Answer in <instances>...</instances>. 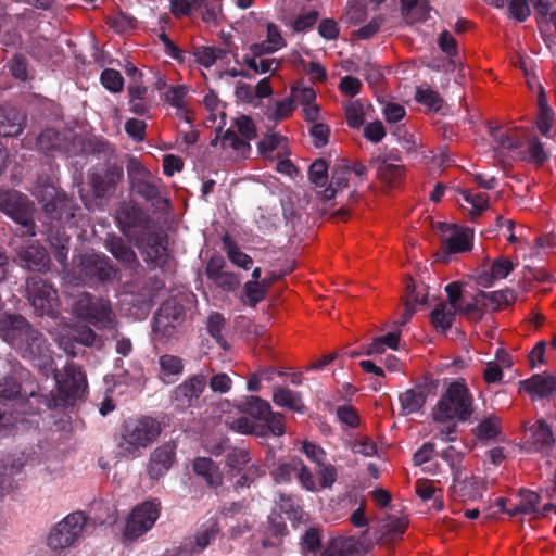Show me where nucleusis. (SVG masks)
Masks as SVG:
<instances>
[{"mask_svg": "<svg viewBox=\"0 0 556 556\" xmlns=\"http://www.w3.org/2000/svg\"><path fill=\"white\" fill-rule=\"evenodd\" d=\"M426 391L421 388L409 389L400 395L402 413L409 415L417 413L425 405Z\"/></svg>", "mask_w": 556, "mask_h": 556, "instance_id": "obj_39", "label": "nucleus"}, {"mask_svg": "<svg viewBox=\"0 0 556 556\" xmlns=\"http://www.w3.org/2000/svg\"><path fill=\"white\" fill-rule=\"evenodd\" d=\"M126 169L130 189L135 194L150 202L159 199L160 179L147 169L137 157L132 155L127 157Z\"/></svg>", "mask_w": 556, "mask_h": 556, "instance_id": "obj_10", "label": "nucleus"}, {"mask_svg": "<svg viewBox=\"0 0 556 556\" xmlns=\"http://www.w3.org/2000/svg\"><path fill=\"white\" fill-rule=\"evenodd\" d=\"M519 496V510L522 515H536L539 513V503L542 495L538 492L520 489L518 492Z\"/></svg>", "mask_w": 556, "mask_h": 556, "instance_id": "obj_44", "label": "nucleus"}, {"mask_svg": "<svg viewBox=\"0 0 556 556\" xmlns=\"http://www.w3.org/2000/svg\"><path fill=\"white\" fill-rule=\"evenodd\" d=\"M456 312V308L441 302L431 313V323L438 331L445 332L452 327Z\"/></svg>", "mask_w": 556, "mask_h": 556, "instance_id": "obj_41", "label": "nucleus"}, {"mask_svg": "<svg viewBox=\"0 0 556 556\" xmlns=\"http://www.w3.org/2000/svg\"><path fill=\"white\" fill-rule=\"evenodd\" d=\"M472 237V229L457 227L450 236L441 238V250L435 254L437 258L447 263L451 254L469 251Z\"/></svg>", "mask_w": 556, "mask_h": 556, "instance_id": "obj_20", "label": "nucleus"}, {"mask_svg": "<svg viewBox=\"0 0 556 556\" xmlns=\"http://www.w3.org/2000/svg\"><path fill=\"white\" fill-rule=\"evenodd\" d=\"M72 314L99 329L111 328L114 324V313L109 300L81 292L73 298Z\"/></svg>", "mask_w": 556, "mask_h": 556, "instance_id": "obj_5", "label": "nucleus"}, {"mask_svg": "<svg viewBox=\"0 0 556 556\" xmlns=\"http://www.w3.org/2000/svg\"><path fill=\"white\" fill-rule=\"evenodd\" d=\"M116 214L121 231L131 241L152 228L150 217L135 204L123 203Z\"/></svg>", "mask_w": 556, "mask_h": 556, "instance_id": "obj_14", "label": "nucleus"}, {"mask_svg": "<svg viewBox=\"0 0 556 556\" xmlns=\"http://www.w3.org/2000/svg\"><path fill=\"white\" fill-rule=\"evenodd\" d=\"M340 556H362V551L358 542L353 538H339L333 539Z\"/></svg>", "mask_w": 556, "mask_h": 556, "instance_id": "obj_56", "label": "nucleus"}, {"mask_svg": "<svg viewBox=\"0 0 556 556\" xmlns=\"http://www.w3.org/2000/svg\"><path fill=\"white\" fill-rule=\"evenodd\" d=\"M349 176L350 164L342 161L341 164L334 165L329 185L320 191L321 198L327 201L332 200L339 190L348 187Z\"/></svg>", "mask_w": 556, "mask_h": 556, "instance_id": "obj_32", "label": "nucleus"}, {"mask_svg": "<svg viewBox=\"0 0 556 556\" xmlns=\"http://www.w3.org/2000/svg\"><path fill=\"white\" fill-rule=\"evenodd\" d=\"M539 115H538V128L543 136H547L553 124V111L546 104V99L543 90L539 94Z\"/></svg>", "mask_w": 556, "mask_h": 556, "instance_id": "obj_47", "label": "nucleus"}, {"mask_svg": "<svg viewBox=\"0 0 556 556\" xmlns=\"http://www.w3.org/2000/svg\"><path fill=\"white\" fill-rule=\"evenodd\" d=\"M33 194L42 204L45 215L50 219L48 240L54 250V258L61 265H65L70 237L65 233L62 225L74 218L76 206L48 179L39 181Z\"/></svg>", "mask_w": 556, "mask_h": 556, "instance_id": "obj_1", "label": "nucleus"}, {"mask_svg": "<svg viewBox=\"0 0 556 556\" xmlns=\"http://www.w3.org/2000/svg\"><path fill=\"white\" fill-rule=\"evenodd\" d=\"M299 458H292L288 463L279 464L271 472L277 483H289L295 476Z\"/></svg>", "mask_w": 556, "mask_h": 556, "instance_id": "obj_55", "label": "nucleus"}, {"mask_svg": "<svg viewBox=\"0 0 556 556\" xmlns=\"http://www.w3.org/2000/svg\"><path fill=\"white\" fill-rule=\"evenodd\" d=\"M161 504L156 500L147 501L135 507L124 529V536L136 540L148 532L160 516Z\"/></svg>", "mask_w": 556, "mask_h": 556, "instance_id": "obj_12", "label": "nucleus"}, {"mask_svg": "<svg viewBox=\"0 0 556 556\" xmlns=\"http://www.w3.org/2000/svg\"><path fill=\"white\" fill-rule=\"evenodd\" d=\"M407 522L403 518L390 516L380 528L379 540L392 541L400 538L405 532Z\"/></svg>", "mask_w": 556, "mask_h": 556, "instance_id": "obj_42", "label": "nucleus"}, {"mask_svg": "<svg viewBox=\"0 0 556 556\" xmlns=\"http://www.w3.org/2000/svg\"><path fill=\"white\" fill-rule=\"evenodd\" d=\"M26 395L22 393L20 381L14 377L5 378L0 383V404L12 406L24 403Z\"/></svg>", "mask_w": 556, "mask_h": 556, "instance_id": "obj_36", "label": "nucleus"}, {"mask_svg": "<svg viewBox=\"0 0 556 556\" xmlns=\"http://www.w3.org/2000/svg\"><path fill=\"white\" fill-rule=\"evenodd\" d=\"M245 303L255 307L257 303L265 299L267 290L261 281H248L244 283Z\"/></svg>", "mask_w": 556, "mask_h": 556, "instance_id": "obj_52", "label": "nucleus"}, {"mask_svg": "<svg viewBox=\"0 0 556 556\" xmlns=\"http://www.w3.org/2000/svg\"><path fill=\"white\" fill-rule=\"evenodd\" d=\"M500 433V419L495 416H489L482 420L476 428V435L481 440L495 438Z\"/></svg>", "mask_w": 556, "mask_h": 556, "instance_id": "obj_53", "label": "nucleus"}, {"mask_svg": "<svg viewBox=\"0 0 556 556\" xmlns=\"http://www.w3.org/2000/svg\"><path fill=\"white\" fill-rule=\"evenodd\" d=\"M486 490V483L476 476L468 475L466 468L452 473L451 495L463 502L481 498Z\"/></svg>", "mask_w": 556, "mask_h": 556, "instance_id": "obj_18", "label": "nucleus"}, {"mask_svg": "<svg viewBox=\"0 0 556 556\" xmlns=\"http://www.w3.org/2000/svg\"><path fill=\"white\" fill-rule=\"evenodd\" d=\"M222 141L224 146H228L238 152L244 153L250 150L249 142L244 138L239 137L238 132L232 128L225 131Z\"/></svg>", "mask_w": 556, "mask_h": 556, "instance_id": "obj_58", "label": "nucleus"}, {"mask_svg": "<svg viewBox=\"0 0 556 556\" xmlns=\"http://www.w3.org/2000/svg\"><path fill=\"white\" fill-rule=\"evenodd\" d=\"M316 475L319 478V488L329 489L337 480V469L331 464L324 463L316 468Z\"/></svg>", "mask_w": 556, "mask_h": 556, "instance_id": "obj_61", "label": "nucleus"}, {"mask_svg": "<svg viewBox=\"0 0 556 556\" xmlns=\"http://www.w3.org/2000/svg\"><path fill=\"white\" fill-rule=\"evenodd\" d=\"M509 14L517 22H525L531 15V9L528 0H506Z\"/></svg>", "mask_w": 556, "mask_h": 556, "instance_id": "obj_62", "label": "nucleus"}, {"mask_svg": "<svg viewBox=\"0 0 556 556\" xmlns=\"http://www.w3.org/2000/svg\"><path fill=\"white\" fill-rule=\"evenodd\" d=\"M273 402L282 408H287L296 413H304L305 405L301 393L289 388L275 386L273 388Z\"/></svg>", "mask_w": 556, "mask_h": 556, "instance_id": "obj_31", "label": "nucleus"}, {"mask_svg": "<svg viewBox=\"0 0 556 556\" xmlns=\"http://www.w3.org/2000/svg\"><path fill=\"white\" fill-rule=\"evenodd\" d=\"M161 368V379L166 383H172L176 377L184 370L182 359L176 355L164 354L159 359Z\"/></svg>", "mask_w": 556, "mask_h": 556, "instance_id": "obj_38", "label": "nucleus"}, {"mask_svg": "<svg viewBox=\"0 0 556 556\" xmlns=\"http://www.w3.org/2000/svg\"><path fill=\"white\" fill-rule=\"evenodd\" d=\"M226 50L216 47H197L193 55L195 61L204 67L212 66L217 60L226 55Z\"/></svg>", "mask_w": 556, "mask_h": 556, "instance_id": "obj_43", "label": "nucleus"}, {"mask_svg": "<svg viewBox=\"0 0 556 556\" xmlns=\"http://www.w3.org/2000/svg\"><path fill=\"white\" fill-rule=\"evenodd\" d=\"M104 245L125 268L135 270L140 266L135 251L123 238L115 235H109L105 239Z\"/></svg>", "mask_w": 556, "mask_h": 556, "instance_id": "obj_25", "label": "nucleus"}, {"mask_svg": "<svg viewBox=\"0 0 556 556\" xmlns=\"http://www.w3.org/2000/svg\"><path fill=\"white\" fill-rule=\"evenodd\" d=\"M397 161L391 154H378L368 161L369 166L376 168L378 179L388 185H395L403 175V166L394 164Z\"/></svg>", "mask_w": 556, "mask_h": 556, "instance_id": "obj_23", "label": "nucleus"}, {"mask_svg": "<svg viewBox=\"0 0 556 556\" xmlns=\"http://www.w3.org/2000/svg\"><path fill=\"white\" fill-rule=\"evenodd\" d=\"M224 244L226 249V253L228 258L231 261L232 264H235L238 267H241L243 269H249L252 264L253 260L250 255L245 254L244 252L240 251V249L230 241L228 237L224 239Z\"/></svg>", "mask_w": 556, "mask_h": 556, "instance_id": "obj_46", "label": "nucleus"}, {"mask_svg": "<svg viewBox=\"0 0 556 556\" xmlns=\"http://www.w3.org/2000/svg\"><path fill=\"white\" fill-rule=\"evenodd\" d=\"M79 268L80 275L90 283L113 281L118 273L106 255L93 252L80 256Z\"/></svg>", "mask_w": 556, "mask_h": 556, "instance_id": "obj_11", "label": "nucleus"}, {"mask_svg": "<svg viewBox=\"0 0 556 556\" xmlns=\"http://www.w3.org/2000/svg\"><path fill=\"white\" fill-rule=\"evenodd\" d=\"M88 519L81 511L67 515L50 531L48 545L55 553L74 546L88 528Z\"/></svg>", "mask_w": 556, "mask_h": 556, "instance_id": "obj_8", "label": "nucleus"}, {"mask_svg": "<svg viewBox=\"0 0 556 556\" xmlns=\"http://www.w3.org/2000/svg\"><path fill=\"white\" fill-rule=\"evenodd\" d=\"M219 532L216 520H208L203 525L193 536L184 540L179 546V555L193 556L202 553L213 541H215Z\"/></svg>", "mask_w": 556, "mask_h": 556, "instance_id": "obj_19", "label": "nucleus"}, {"mask_svg": "<svg viewBox=\"0 0 556 556\" xmlns=\"http://www.w3.org/2000/svg\"><path fill=\"white\" fill-rule=\"evenodd\" d=\"M551 427L543 420H538L528 429L526 446L530 452H546L554 445Z\"/></svg>", "mask_w": 556, "mask_h": 556, "instance_id": "obj_24", "label": "nucleus"}, {"mask_svg": "<svg viewBox=\"0 0 556 556\" xmlns=\"http://www.w3.org/2000/svg\"><path fill=\"white\" fill-rule=\"evenodd\" d=\"M0 211L24 228L23 235L35 237L34 204L16 190L0 189Z\"/></svg>", "mask_w": 556, "mask_h": 556, "instance_id": "obj_9", "label": "nucleus"}, {"mask_svg": "<svg viewBox=\"0 0 556 556\" xmlns=\"http://www.w3.org/2000/svg\"><path fill=\"white\" fill-rule=\"evenodd\" d=\"M309 180L316 188L325 189L328 182V165L325 160L314 161L308 170Z\"/></svg>", "mask_w": 556, "mask_h": 556, "instance_id": "obj_48", "label": "nucleus"}, {"mask_svg": "<svg viewBox=\"0 0 556 556\" xmlns=\"http://www.w3.org/2000/svg\"><path fill=\"white\" fill-rule=\"evenodd\" d=\"M59 392L64 396L67 403L81 399L87 390V380L85 374L74 363L64 367L63 374L55 375Z\"/></svg>", "mask_w": 556, "mask_h": 556, "instance_id": "obj_16", "label": "nucleus"}, {"mask_svg": "<svg viewBox=\"0 0 556 556\" xmlns=\"http://www.w3.org/2000/svg\"><path fill=\"white\" fill-rule=\"evenodd\" d=\"M514 270V264L506 257H498L493 261L490 273L479 276V283L486 287L492 280L506 278Z\"/></svg>", "mask_w": 556, "mask_h": 556, "instance_id": "obj_40", "label": "nucleus"}, {"mask_svg": "<svg viewBox=\"0 0 556 556\" xmlns=\"http://www.w3.org/2000/svg\"><path fill=\"white\" fill-rule=\"evenodd\" d=\"M429 11L427 0H401V13L407 24L427 20Z\"/></svg>", "mask_w": 556, "mask_h": 556, "instance_id": "obj_35", "label": "nucleus"}, {"mask_svg": "<svg viewBox=\"0 0 556 556\" xmlns=\"http://www.w3.org/2000/svg\"><path fill=\"white\" fill-rule=\"evenodd\" d=\"M415 99L433 111H439L443 102L441 96L437 91L421 87L416 89Z\"/></svg>", "mask_w": 556, "mask_h": 556, "instance_id": "obj_54", "label": "nucleus"}, {"mask_svg": "<svg viewBox=\"0 0 556 556\" xmlns=\"http://www.w3.org/2000/svg\"><path fill=\"white\" fill-rule=\"evenodd\" d=\"M0 337L23 358L46 366L50 359V344L45 336L20 314L0 317Z\"/></svg>", "mask_w": 556, "mask_h": 556, "instance_id": "obj_2", "label": "nucleus"}, {"mask_svg": "<svg viewBox=\"0 0 556 556\" xmlns=\"http://www.w3.org/2000/svg\"><path fill=\"white\" fill-rule=\"evenodd\" d=\"M185 318L184 306L175 300L166 301L154 316L153 333L156 340L173 338Z\"/></svg>", "mask_w": 556, "mask_h": 556, "instance_id": "obj_13", "label": "nucleus"}, {"mask_svg": "<svg viewBox=\"0 0 556 556\" xmlns=\"http://www.w3.org/2000/svg\"><path fill=\"white\" fill-rule=\"evenodd\" d=\"M86 154L96 156L98 160L110 163L116 156L115 148L105 139L91 138L84 143Z\"/></svg>", "mask_w": 556, "mask_h": 556, "instance_id": "obj_37", "label": "nucleus"}, {"mask_svg": "<svg viewBox=\"0 0 556 556\" xmlns=\"http://www.w3.org/2000/svg\"><path fill=\"white\" fill-rule=\"evenodd\" d=\"M321 544V539L316 528H308L301 539V549L303 553H316Z\"/></svg>", "mask_w": 556, "mask_h": 556, "instance_id": "obj_57", "label": "nucleus"}, {"mask_svg": "<svg viewBox=\"0 0 556 556\" xmlns=\"http://www.w3.org/2000/svg\"><path fill=\"white\" fill-rule=\"evenodd\" d=\"M233 127H236V131L241 135L248 142L255 138L256 129L253 124V121L245 115L239 116L235 119Z\"/></svg>", "mask_w": 556, "mask_h": 556, "instance_id": "obj_64", "label": "nucleus"}, {"mask_svg": "<svg viewBox=\"0 0 556 556\" xmlns=\"http://www.w3.org/2000/svg\"><path fill=\"white\" fill-rule=\"evenodd\" d=\"M295 477L303 489L309 492H317L319 490L318 483L309 468L299 458L298 467H295Z\"/></svg>", "mask_w": 556, "mask_h": 556, "instance_id": "obj_51", "label": "nucleus"}, {"mask_svg": "<svg viewBox=\"0 0 556 556\" xmlns=\"http://www.w3.org/2000/svg\"><path fill=\"white\" fill-rule=\"evenodd\" d=\"M520 387L532 397H548L556 393V378L551 375H534L520 381Z\"/></svg>", "mask_w": 556, "mask_h": 556, "instance_id": "obj_27", "label": "nucleus"}, {"mask_svg": "<svg viewBox=\"0 0 556 556\" xmlns=\"http://www.w3.org/2000/svg\"><path fill=\"white\" fill-rule=\"evenodd\" d=\"M25 116L12 108H0V136L16 137L23 129Z\"/></svg>", "mask_w": 556, "mask_h": 556, "instance_id": "obj_29", "label": "nucleus"}, {"mask_svg": "<svg viewBox=\"0 0 556 556\" xmlns=\"http://www.w3.org/2000/svg\"><path fill=\"white\" fill-rule=\"evenodd\" d=\"M102 86L113 93L121 92L124 87V78L121 73L113 68H105L100 76Z\"/></svg>", "mask_w": 556, "mask_h": 556, "instance_id": "obj_50", "label": "nucleus"}, {"mask_svg": "<svg viewBox=\"0 0 556 556\" xmlns=\"http://www.w3.org/2000/svg\"><path fill=\"white\" fill-rule=\"evenodd\" d=\"M206 384L207 379L205 375L195 374L191 376L173 390V403L182 410L195 406Z\"/></svg>", "mask_w": 556, "mask_h": 556, "instance_id": "obj_17", "label": "nucleus"}, {"mask_svg": "<svg viewBox=\"0 0 556 556\" xmlns=\"http://www.w3.org/2000/svg\"><path fill=\"white\" fill-rule=\"evenodd\" d=\"M241 410L252 419L263 422L258 425L261 437L285 434V416L279 412H274L266 400L255 395L248 396L241 405Z\"/></svg>", "mask_w": 556, "mask_h": 556, "instance_id": "obj_7", "label": "nucleus"}, {"mask_svg": "<svg viewBox=\"0 0 556 556\" xmlns=\"http://www.w3.org/2000/svg\"><path fill=\"white\" fill-rule=\"evenodd\" d=\"M161 432V422L149 416L125 422L118 443L121 455L126 458L140 456L141 450L152 444Z\"/></svg>", "mask_w": 556, "mask_h": 556, "instance_id": "obj_3", "label": "nucleus"}, {"mask_svg": "<svg viewBox=\"0 0 556 556\" xmlns=\"http://www.w3.org/2000/svg\"><path fill=\"white\" fill-rule=\"evenodd\" d=\"M224 327L225 318L220 313L214 312L207 317L206 329L208 333L215 339L222 349L227 350L228 343L222 333Z\"/></svg>", "mask_w": 556, "mask_h": 556, "instance_id": "obj_45", "label": "nucleus"}, {"mask_svg": "<svg viewBox=\"0 0 556 556\" xmlns=\"http://www.w3.org/2000/svg\"><path fill=\"white\" fill-rule=\"evenodd\" d=\"M193 471L201 476L210 488L217 489L223 484V473L219 466L208 457H198L193 460Z\"/></svg>", "mask_w": 556, "mask_h": 556, "instance_id": "obj_30", "label": "nucleus"}, {"mask_svg": "<svg viewBox=\"0 0 556 556\" xmlns=\"http://www.w3.org/2000/svg\"><path fill=\"white\" fill-rule=\"evenodd\" d=\"M176 457V444L172 441L156 447L150 455L148 473L159 479L169 470Z\"/></svg>", "mask_w": 556, "mask_h": 556, "instance_id": "obj_21", "label": "nucleus"}, {"mask_svg": "<svg viewBox=\"0 0 556 556\" xmlns=\"http://www.w3.org/2000/svg\"><path fill=\"white\" fill-rule=\"evenodd\" d=\"M230 428L242 434H255L256 437H261L258 425L245 416L232 420Z\"/></svg>", "mask_w": 556, "mask_h": 556, "instance_id": "obj_63", "label": "nucleus"}, {"mask_svg": "<svg viewBox=\"0 0 556 556\" xmlns=\"http://www.w3.org/2000/svg\"><path fill=\"white\" fill-rule=\"evenodd\" d=\"M345 117L350 127L358 128L364 123L363 105L358 101L350 102L345 106Z\"/></svg>", "mask_w": 556, "mask_h": 556, "instance_id": "obj_60", "label": "nucleus"}, {"mask_svg": "<svg viewBox=\"0 0 556 556\" xmlns=\"http://www.w3.org/2000/svg\"><path fill=\"white\" fill-rule=\"evenodd\" d=\"M127 91L129 97L128 104L130 112L136 115L146 116L149 113L151 106L147 98V87L135 81L128 86Z\"/></svg>", "mask_w": 556, "mask_h": 556, "instance_id": "obj_34", "label": "nucleus"}, {"mask_svg": "<svg viewBox=\"0 0 556 556\" xmlns=\"http://www.w3.org/2000/svg\"><path fill=\"white\" fill-rule=\"evenodd\" d=\"M473 413V397L464 382L450 383L433 410V418L439 422L454 419L466 422Z\"/></svg>", "mask_w": 556, "mask_h": 556, "instance_id": "obj_4", "label": "nucleus"}, {"mask_svg": "<svg viewBox=\"0 0 556 556\" xmlns=\"http://www.w3.org/2000/svg\"><path fill=\"white\" fill-rule=\"evenodd\" d=\"M123 167L116 163L109 164L103 174H93L91 182L97 197H104L113 190L123 178Z\"/></svg>", "mask_w": 556, "mask_h": 556, "instance_id": "obj_26", "label": "nucleus"}, {"mask_svg": "<svg viewBox=\"0 0 556 556\" xmlns=\"http://www.w3.org/2000/svg\"><path fill=\"white\" fill-rule=\"evenodd\" d=\"M135 245L140 250L144 261L152 267H163L168 258L166 239L160 232L148 230L134 240Z\"/></svg>", "mask_w": 556, "mask_h": 556, "instance_id": "obj_15", "label": "nucleus"}, {"mask_svg": "<svg viewBox=\"0 0 556 556\" xmlns=\"http://www.w3.org/2000/svg\"><path fill=\"white\" fill-rule=\"evenodd\" d=\"M73 138L71 131H58L53 128H47L37 137V149L43 153L50 152H70V144Z\"/></svg>", "mask_w": 556, "mask_h": 556, "instance_id": "obj_22", "label": "nucleus"}, {"mask_svg": "<svg viewBox=\"0 0 556 556\" xmlns=\"http://www.w3.org/2000/svg\"><path fill=\"white\" fill-rule=\"evenodd\" d=\"M22 265L29 270H42L48 267L50 258L43 247L33 243L18 253Z\"/></svg>", "mask_w": 556, "mask_h": 556, "instance_id": "obj_28", "label": "nucleus"}, {"mask_svg": "<svg viewBox=\"0 0 556 556\" xmlns=\"http://www.w3.org/2000/svg\"><path fill=\"white\" fill-rule=\"evenodd\" d=\"M490 135L500 148L513 150L522 146L521 141L509 134H502L497 127H490Z\"/></svg>", "mask_w": 556, "mask_h": 556, "instance_id": "obj_59", "label": "nucleus"}, {"mask_svg": "<svg viewBox=\"0 0 556 556\" xmlns=\"http://www.w3.org/2000/svg\"><path fill=\"white\" fill-rule=\"evenodd\" d=\"M25 298L39 316L56 317L60 300L56 289L40 275H31L25 281Z\"/></svg>", "mask_w": 556, "mask_h": 556, "instance_id": "obj_6", "label": "nucleus"}, {"mask_svg": "<svg viewBox=\"0 0 556 556\" xmlns=\"http://www.w3.org/2000/svg\"><path fill=\"white\" fill-rule=\"evenodd\" d=\"M263 473L264 471L260 465L251 464L244 470L238 473L239 478L233 483L235 491L239 492L242 489L250 488V485L254 483Z\"/></svg>", "mask_w": 556, "mask_h": 556, "instance_id": "obj_49", "label": "nucleus"}, {"mask_svg": "<svg viewBox=\"0 0 556 556\" xmlns=\"http://www.w3.org/2000/svg\"><path fill=\"white\" fill-rule=\"evenodd\" d=\"M251 455L248 450L229 446L226 450L225 469L226 473L233 477L251 465Z\"/></svg>", "mask_w": 556, "mask_h": 556, "instance_id": "obj_33", "label": "nucleus"}]
</instances>
